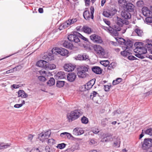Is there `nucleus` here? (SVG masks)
<instances>
[{
  "label": "nucleus",
  "mask_w": 152,
  "mask_h": 152,
  "mask_svg": "<svg viewBox=\"0 0 152 152\" xmlns=\"http://www.w3.org/2000/svg\"><path fill=\"white\" fill-rule=\"evenodd\" d=\"M63 46L66 48L70 49H72L73 46V45L72 44L66 40L64 41L63 44Z\"/></svg>",
  "instance_id": "b1692460"
},
{
  "label": "nucleus",
  "mask_w": 152,
  "mask_h": 152,
  "mask_svg": "<svg viewBox=\"0 0 152 152\" xmlns=\"http://www.w3.org/2000/svg\"><path fill=\"white\" fill-rule=\"evenodd\" d=\"M142 43L138 42V45L135 49H134V52L136 53L135 56L137 57L143 58H145V56L143 54L146 53L147 52V49L146 48L140 46V45H142Z\"/></svg>",
  "instance_id": "f03ea898"
},
{
  "label": "nucleus",
  "mask_w": 152,
  "mask_h": 152,
  "mask_svg": "<svg viewBox=\"0 0 152 152\" xmlns=\"http://www.w3.org/2000/svg\"><path fill=\"white\" fill-rule=\"evenodd\" d=\"M89 57L88 55L86 53H83L78 54L75 57V59L76 60L80 61H88L89 60Z\"/></svg>",
  "instance_id": "9b49d317"
},
{
  "label": "nucleus",
  "mask_w": 152,
  "mask_h": 152,
  "mask_svg": "<svg viewBox=\"0 0 152 152\" xmlns=\"http://www.w3.org/2000/svg\"><path fill=\"white\" fill-rule=\"evenodd\" d=\"M89 69V66L88 65H83L80 66L78 70L86 73L88 72Z\"/></svg>",
  "instance_id": "a878e982"
},
{
  "label": "nucleus",
  "mask_w": 152,
  "mask_h": 152,
  "mask_svg": "<svg viewBox=\"0 0 152 152\" xmlns=\"http://www.w3.org/2000/svg\"><path fill=\"white\" fill-rule=\"evenodd\" d=\"M137 4L138 7H142L144 5V2L142 1H139L137 2Z\"/></svg>",
  "instance_id": "603ef678"
},
{
  "label": "nucleus",
  "mask_w": 152,
  "mask_h": 152,
  "mask_svg": "<svg viewBox=\"0 0 152 152\" xmlns=\"http://www.w3.org/2000/svg\"><path fill=\"white\" fill-rule=\"evenodd\" d=\"M99 94L95 91H93L92 93H91L90 96L91 99H93L96 96H99Z\"/></svg>",
  "instance_id": "ea45409f"
},
{
  "label": "nucleus",
  "mask_w": 152,
  "mask_h": 152,
  "mask_svg": "<svg viewBox=\"0 0 152 152\" xmlns=\"http://www.w3.org/2000/svg\"><path fill=\"white\" fill-rule=\"evenodd\" d=\"M105 28L108 30L109 31L111 34H113V32L114 31V29L113 28L111 27L110 26L109 27H105Z\"/></svg>",
  "instance_id": "13d9d810"
},
{
  "label": "nucleus",
  "mask_w": 152,
  "mask_h": 152,
  "mask_svg": "<svg viewBox=\"0 0 152 152\" xmlns=\"http://www.w3.org/2000/svg\"><path fill=\"white\" fill-rule=\"evenodd\" d=\"M95 80V79H92L88 82L85 85V88L87 90L91 88L94 84Z\"/></svg>",
  "instance_id": "dca6fc26"
},
{
  "label": "nucleus",
  "mask_w": 152,
  "mask_h": 152,
  "mask_svg": "<svg viewBox=\"0 0 152 152\" xmlns=\"http://www.w3.org/2000/svg\"><path fill=\"white\" fill-rule=\"evenodd\" d=\"M103 15L107 17L110 18V13L109 11H104L103 13Z\"/></svg>",
  "instance_id": "8fccbe9b"
},
{
  "label": "nucleus",
  "mask_w": 152,
  "mask_h": 152,
  "mask_svg": "<svg viewBox=\"0 0 152 152\" xmlns=\"http://www.w3.org/2000/svg\"><path fill=\"white\" fill-rule=\"evenodd\" d=\"M47 62L43 60H40L38 61L37 63V66L42 67L45 69L47 68Z\"/></svg>",
  "instance_id": "a211bd4d"
},
{
  "label": "nucleus",
  "mask_w": 152,
  "mask_h": 152,
  "mask_svg": "<svg viewBox=\"0 0 152 152\" xmlns=\"http://www.w3.org/2000/svg\"><path fill=\"white\" fill-rule=\"evenodd\" d=\"M145 133L146 134L150 135H152V129L150 128L147 129L145 132Z\"/></svg>",
  "instance_id": "5fc2aeb1"
},
{
  "label": "nucleus",
  "mask_w": 152,
  "mask_h": 152,
  "mask_svg": "<svg viewBox=\"0 0 152 152\" xmlns=\"http://www.w3.org/2000/svg\"><path fill=\"white\" fill-rule=\"evenodd\" d=\"M64 70L67 72L72 71L74 70L75 66L71 64H65L64 66Z\"/></svg>",
  "instance_id": "ddd939ff"
},
{
  "label": "nucleus",
  "mask_w": 152,
  "mask_h": 152,
  "mask_svg": "<svg viewBox=\"0 0 152 152\" xmlns=\"http://www.w3.org/2000/svg\"><path fill=\"white\" fill-rule=\"evenodd\" d=\"M77 74L78 77L81 78H85L89 76L88 74L84 72L79 70H78Z\"/></svg>",
  "instance_id": "bb28decb"
},
{
  "label": "nucleus",
  "mask_w": 152,
  "mask_h": 152,
  "mask_svg": "<svg viewBox=\"0 0 152 152\" xmlns=\"http://www.w3.org/2000/svg\"><path fill=\"white\" fill-rule=\"evenodd\" d=\"M83 31L87 34H90L92 32V30L91 28L88 26H84L82 28Z\"/></svg>",
  "instance_id": "393cba45"
},
{
  "label": "nucleus",
  "mask_w": 152,
  "mask_h": 152,
  "mask_svg": "<svg viewBox=\"0 0 152 152\" xmlns=\"http://www.w3.org/2000/svg\"><path fill=\"white\" fill-rule=\"evenodd\" d=\"M121 15L122 17L124 18L123 20H126L129 19L131 18V14L129 12L125 10V9H124L121 12Z\"/></svg>",
  "instance_id": "f8f14e48"
},
{
  "label": "nucleus",
  "mask_w": 152,
  "mask_h": 152,
  "mask_svg": "<svg viewBox=\"0 0 152 152\" xmlns=\"http://www.w3.org/2000/svg\"><path fill=\"white\" fill-rule=\"evenodd\" d=\"M126 50L125 49L124 50L121 52V54L122 56L124 57H126L132 55V53L128 51V50Z\"/></svg>",
  "instance_id": "2f4dec72"
},
{
  "label": "nucleus",
  "mask_w": 152,
  "mask_h": 152,
  "mask_svg": "<svg viewBox=\"0 0 152 152\" xmlns=\"http://www.w3.org/2000/svg\"><path fill=\"white\" fill-rule=\"evenodd\" d=\"M90 37L91 39L94 43H101L103 42L101 37L97 35L93 34L91 35Z\"/></svg>",
  "instance_id": "9d476101"
},
{
  "label": "nucleus",
  "mask_w": 152,
  "mask_h": 152,
  "mask_svg": "<svg viewBox=\"0 0 152 152\" xmlns=\"http://www.w3.org/2000/svg\"><path fill=\"white\" fill-rule=\"evenodd\" d=\"M84 133V130L81 128L76 127L75 128L73 131V134L76 136L81 135Z\"/></svg>",
  "instance_id": "4468645a"
},
{
  "label": "nucleus",
  "mask_w": 152,
  "mask_h": 152,
  "mask_svg": "<svg viewBox=\"0 0 152 152\" xmlns=\"http://www.w3.org/2000/svg\"><path fill=\"white\" fill-rule=\"evenodd\" d=\"M10 146V144H9L8 143L5 144L3 142L0 143V149H6L9 147Z\"/></svg>",
  "instance_id": "f704fd0d"
},
{
  "label": "nucleus",
  "mask_w": 152,
  "mask_h": 152,
  "mask_svg": "<svg viewBox=\"0 0 152 152\" xmlns=\"http://www.w3.org/2000/svg\"><path fill=\"white\" fill-rule=\"evenodd\" d=\"M126 40L123 38H119V40L118 41V42L121 45H124Z\"/></svg>",
  "instance_id": "4d7b16f0"
},
{
  "label": "nucleus",
  "mask_w": 152,
  "mask_h": 152,
  "mask_svg": "<svg viewBox=\"0 0 152 152\" xmlns=\"http://www.w3.org/2000/svg\"><path fill=\"white\" fill-rule=\"evenodd\" d=\"M18 67V66H17L15 68H13L12 69H10L9 70V71H10V72L12 73L14 72V71H16L17 70V69Z\"/></svg>",
  "instance_id": "338daca9"
},
{
  "label": "nucleus",
  "mask_w": 152,
  "mask_h": 152,
  "mask_svg": "<svg viewBox=\"0 0 152 152\" xmlns=\"http://www.w3.org/2000/svg\"><path fill=\"white\" fill-rule=\"evenodd\" d=\"M77 19L76 18H73L72 19H70L67 20L66 22L67 23L68 26L72 24L77 22Z\"/></svg>",
  "instance_id": "c756f323"
},
{
  "label": "nucleus",
  "mask_w": 152,
  "mask_h": 152,
  "mask_svg": "<svg viewBox=\"0 0 152 152\" xmlns=\"http://www.w3.org/2000/svg\"><path fill=\"white\" fill-rule=\"evenodd\" d=\"M100 63L102 65L106 66L109 64V62L108 60L102 61H101Z\"/></svg>",
  "instance_id": "09e8293b"
},
{
  "label": "nucleus",
  "mask_w": 152,
  "mask_h": 152,
  "mask_svg": "<svg viewBox=\"0 0 152 152\" xmlns=\"http://www.w3.org/2000/svg\"><path fill=\"white\" fill-rule=\"evenodd\" d=\"M48 143L49 145H51L56 143V141L53 139H50L48 140Z\"/></svg>",
  "instance_id": "a19ab883"
},
{
  "label": "nucleus",
  "mask_w": 152,
  "mask_h": 152,
  "mask_svg": "<svg viewBox=\"0 0 152 152\" xmlns=\"http://www.w3.org/2000/svg\"><path fill=\"white\" fill-rule=\"evenodd\" d=\"M68 27L67 24V23L66 22L62 23L61 24L59 27V29L60 30H62L63 29H65L67 27Z\"/></svg>",
  "instance_id": "4c0bfd02"
},
{
  "label": "nucleus",
  "mask_w": 152,
  "mask_h": 152,
  "mask_svg": "<svg viewBox=\"0 0 152 152\" xmlns=\"http://www.w3.org/2000/svg\"><path fill=\"white\" fill-rule=\"evenodd\" d=\"M118 3L120 6L124 9L127 3L125 0H119Z\"/></svg>",
  "instance_id": "c85d7f7f"
},
{
  "label": "nucleus",
  "mask_w": 152,
  "mask_h": 152,
  "mask_svg": "<svg viewBox=\"0 0 152 152\" xmlns=\"http://www.w3.org/2000/svg\"><path fill=\"white\" fill-rule=\"evenodd\" d=\"M79 38L85 41H88V39L77 31L73 32V34H70L68 37V39L70 41L74 42L75 43H78L80 41Z\"/></svg>",
  "instance_id": "f257e3e1"
},
{
  "label": "nucleus",
  "mask_w": 152,
  "mask_h": 152,
  "mask_svg": "<svg viewBox=\"0 0 152 152\" xmlns=\"http://www.w3.org/2000/svg\"><path fill=\"white\" fill-rule=\"evenodd\" d=\"M38 79L40 81L44 82L46 80V78L43 76H39L38 77Z\"/></svg>",
  "instance_id": "bf43d9fd"
},
{
  "label": "nucleus",
  "mask_w": 152,
  "mask_h": 152,
  "mask_svg": "<svg viewBox=\"0 0 152 152\" xmlns=\"http://www.w3.org/2000/svg\"><path fill=\"white\" fill-rule=\"evenodd\" d=\"M76 150V148L75 146L73 145L71 148L67 149L65 150V152H73Z\"/></svg>",
  "instance_id": "e433bc0d"
},
{
  "label": "nucleus",
  "mask_w": 152,
  "mask_h": 152,
  "mask_svg": "<svg viewBox=\"0 0 152 152\" xmlns=\"http://www.w3.org/2000/svg\"><path fill=\"white\" fill-rule=\"evenodd\" d=\"M122 80V79L120 78H118L115 80H113V85H116L119 83Z\"/></svg>",
  "instance_id": "c03bdc74"
},
{
  "label": "nucleus",
  "mask_w": 152,
  "mask_h": 152,
  "mask_svg": "<svg viewBox=\"0 0 152 152\" xmlns=\"http://www.w3.org/2000/svg\"><path fill=\"white\" fill-rule=\"evenodd\" d=\"M114 19L116 20L115 22L116 24L114 25V28L116 31H121V27H122L124 25H127L129 24V21L128 20H123L118 16L115 17Z\"/></svg>",
  "instance_id": "7ed1b4c3"
},
{
  "label": "nucleus",
  "mask_w": 152,
  "mask_h": 152,
  "mask_svg": "<svg viewBox=\"0 0 152 152\" xmlns=\"http://www.w3.org/2000/svg\"><path fill=\"white\" fill-rule=\"evenodd\" d=\"M46 65L47 68L46 69L52 70L55 69L56 68V65L53 64L49 63L47 62Z\"/></svg>",
  "instance_id": "7c9ffc66"
},
{
  "label": "nucleus",
  "mask_w": 152,
  "mask_h": 152,
  "mask_svg": "<svg viewBox=\"0 0 152 152\" xmlns=\"http://www.w3.org/2000/svg\"><path fill=\"white\" fill-rule=\"evenodd\" d=\"M91 69L94 72L97 74H100L102 73V69L101 68L98 66L93 67Z\"/></svg>",
  "instance_id": "4be33fe9"
},
{
  "label": "nucleus",
  "mask_w": 152,
  "mask_h": 152,
  "mask_svg": "<svg viewBox=\"0 0 152 152\" xmlns=\"http://www.w3.org/2000/svg\"><path fill=\"white\" fill-rule=\"evenodd\" d=\"M18 97H21L22 98H26L28 96V95L26 94L23 90H20L18 92Z\"/></svg>",
  "instance_id": "cd10ccee"
},
{
  "label": "nucleus",
  "mask_w": 152,
  "mask_h": 152,
  "mask_svg": "<svg viewBox=\"0 0 152 152\" xmlns=\"http://www.w3.org/2000/svg\"><path fill=\"white\" fill-rule=\"evenodd\" d=\"M66 136L68 138L72 140H74L75 138L70 133L68 132L66 133Z\"/></svg>",
  "instance_id": "864d4df0"
},
{
  "label": "nucleus",
  "mask_w": 152,
  "mask_h": 152,
  "mask_svg": "<svg viewBox=\"0 0 152 152\" xmlns=\"http://www.w3.org/2000/svg\"><path fill=\"white\" fill-rule=\"evenodd\" d=\"M142 12L143 15L145 16H149L152 13L151 11L148 10V8L146 7H144L142 8Z\"/></svg>",
  "instance_id": "6ab92c4d"
},
{
  "label": "nucleus",
  "mask_w": 152,
  "mask_h": 152,
  "mask_svg": "<svg viewBox=\"0 0 152 152\" xmlns=\"http://www.w3.org/2000/svg\"><path fill=\"white\" fill-rule=\"evenodd\" d=\"M81 121L82 123L86 124L88 123V120L87 118L83 116L81 119Z\"/></svg>",
  "instance_id": "a18cd8bd"
},
{
  "label": "nucleus",
  "mask_w": 152,
  "mask_h": 152,
  "mask_svg": "<svg viewBox=\"0 0 152 152\" xmlns=\"http://www.w3.org/2000/svg\"><path fill=\"white\" fill-rule=\"evenodd\" d=\"M124 45L125 46L123 47L124 48H125L126 49H129L132 48L133 45V44L132 41L129 40H127L125 41Z\"/></svg>",
  "instance_id": "5701e85b"
},
{
  "label": "nucleus",
  "mask_w": 152,
  "mask_h": 152,
  "mask_svg": "<svg viewBox=\"0 0 152 152\" xmlns=\"http://www.w3.org/2000/svg\"><path fill=\"white\" fill-rule=\"evenodd\" d=\"M57 76L58 79H62L65 78V73L63 71L58 72L57 74Z\"/></svg>",
  "instance_id": "72a5a7b5"
},
{
  "label": "nucleus",
  "mask_w": 152,
  "mask_h": 152,
  "mask_svg": "<svg viewBox=\"0 0 152 152\" xmlns=\"http://www.w3.org/2000/svg\"><path fill=\"white\" fill-rule=\"evenodd\" d=\"M146 22L148 23H152V17L147 16L145 18Z\"/></svg>",
  "instance_id": "6e6d98bb"
},
{
  "label": "nucleus",
  "mask_w": 152,
  "mask_h": 152,
  "mask_svg": "<svg viewBox=\"0 0 152 152\" xmlns=\"http://www.w3.org/2000/svg\"><path fill=\"white\" fill-rule=\"evenodd\" d=\"M96 141L94 139H92L90 141V144L91 145H94L96 143Z\"/></svg>",
  "instance_id": "680f3d73"
},
{
  "label": "nucleus",
  "mask_w": 152,
  "mask_h": 152,
  "mask_svg": "<svg viewBox=\"0 0 152 152\" xmlns=\"http://www.w3.org/2000/svg\"><path fill=\"white\" fill-rule=\"evenodd\" d=\"M64 85V82L62 81H57L56 83V86L59 88L63 87Z\"/></svg>",
  "instance_id": "58836bf2"
},
{
  "label": "nucleus",
  "mask_w": 152,
  "mask_h": 152,
  "mask_svg": "<svg viewBox=\"0 0 152 152\" xmlns=\"http://www.w3.org/2000/svg\"><path fill=\"white\" fill-rule=\"evenodd\" d=\"M111 86H109L108 85H104V89L106 91H109L110 88Z\"/></svg>",
  "instance_id": "052dcab7"
},
{
  "label": "nucleus",
  "mask_w": 152,
  "mask_h": 152,
  "mask_svg": "<svg viewBox=\"0 0 152 152\" xmlns=\"http://www.w3.org/2000/svg\"><path fill=\"white\" fill-rule=\"evenodd\" d=\"M52 52L53 53L57 54V55L60 54L63 56H67L68 53V51L65 49L59 48H53Z\"/></svg>",
  "instance_id": "39448f33"
},
{
  "label": "nucleus",
  "mask_w": 152,
  "mask_h": 152,
  "mask_svg": "<svg viewBox=\"0 0 152 152\" xmlns=\"http://www.w3.org/2000/svg\"><path fill=\"white\" fill-rule=\"evenodd\" d=\"M128 58L129 60H135L137 58L134 56H131V55L129 56L128 57Z\"/></svg>",
  "instance_id": "e2e57ef3"
},
{
  "label": "nucleus",
  "mask_w": 152,
  "mask_h": 152,
  "mask_svg": "<svg viewBox=\"0 0 152 152\" xmlns=\"http://www.w3.org/2000/svg\"><path fill=\"white\" fill-rule=\"evenodd\" d=\"M146 44H145V48L152 53V41L148 39L146 40Z\"/></svg>",
  "instance_id": "412c9836"
},
{
  "label": "nucleus",
  "mask_w": 152,
  "mask_h": 152,
  "mask_svg": "<svg viewBox=\"0 0 152 152\" xmlns=\"http://www.w3.org/2000/svg\"><path fill=\"white\" fill-rule=\"evenodd\" d=\"M91 131L94 134H97L99 132V129L96 127H94L92 128L91 129Z\"/></svg>",
  "instance_id": "37998d69"
},
{
  "label": "nucleus",
  "mask_w": 152,
  "mask_h": 152,
  "mask_svg": "<svg viewBox=\"0 0 152 152\" xmlns=\"http://www.w3.org/2000/svg\"><path fill=\"white\" fill-rule=\"evenodd\" d=\"M66 144L64 143L59 144L57 146V148L60 149L64 148L66 146Z\"/></svg>",
  "instance_id": "49530a36"
},
{
  "label": "nucleus",
  "mask_w": 152,
  "mask_h": 152,
  "mask_svg": "<svg viewBox=\"0 0 152 152\" xmlns=\"http://www.w3.org/2000/svg\"><path fill=\"white\" fill-rule=\"evenodd\" d=\"M45 150L46 152H54L55 150L53 148H50L49 146H46Z\"/></svg>",
  "instance_id": "de8ad7c7"
},
{
  "label": "nucleus",
  "mask_w": 152,
  "mask_h": 152,
  "mask_svg": "<svg viewBox=\"0 0 152 152\" xmlns=\"http://www.w3.org/2000/svg\"><path fill=\"white\" fill-rule=\"evenodd\" d=\"M106 138V139L105 138H103L102 139V140H101V141L102 142L105 141V142H109L111 140V138H108V137Z\"/></svg>",
  "instance_id": "0e129e2a"
},
{
  "label": "nucleus",
  "mask_w": 152,
  "mask_h": 152,
  "mask_svg": "<svg viewBox=\"0 0 152 152\" xmlns=\"http://www.w3.org/2000/svg\"><path fill=\"white\" fill-rule=\"evenodd\" d=\"M95 53L101 57H103L105 53L104 49L100 45H95L93 47Z\"/></svg>",
  "instance_id": "6e6552de"
},
{
  "label": "nucleus",
  "mask_w": 152,
  "mask_h": 152,
  "mask_svg": "<svg viewBox=\"0 0 152 152\" xmlns=\"http://www.w3.org/2000/svg\"><path fill=\"white\" fill-rule=\"evenodd\" d=\"M117 11L116 9L112 10L110 11H109L110 13V18L116 13Z\"/></svg>",
  "instance_id": "3c124183"
},
{
  "label": "nucleus",
  "mask_w": 152,
  "mask_h": 152,
  "mask_svg": "<svg viewBox=\"0 0 152 152\" xmlns=\"http://www.w3.org/2000/svg\"><path fill=\"white\" fill-rule=\"evenodd\" d=\"M116 66V64L114 62H112L109 64L107 67L108 70H110L114 69Z\"/></svg>",
  "instance_id": "79ce46f5"
},
{
  "label": "nucleus",
  "mask_w": 152,
  "mask_h": 152,
  "mask_svg": "<svg viewBox=\"0 0 152 152\" xmlns=\"http://www.w3.org/2000/svg\"><path fill=\"white\" fill-rule=\"evenodd\" d=\"M30 152H40V151H39L38 148H34L32 149L30 151Z\"/></svg>",
  "instance_id": "774afa93"
},
{
  "label": "nucleus",
  "mask_w": 152,
  "mask_h": 152,
  "mask_svg": "<svg viewBox=\"0 0 152 152\" xmlns=\"http://www.w3.org/2000/svg\"><path fill=\"white\" fill-rule=\"evenodd\" d=\"M134 31L137 34V36H139L142 37L143 34L142 30L138 28H135L134 29Z\"/></svg>",
  "instance_id": "473e14b6"
},
{
  "label": "nucleus",
  "mask_w": 152,
  "mask_h": 152,
  "mask_svg": "<svg viewBox=\"0 0 152 152\" xmlns=\"http://www.w3.org/2000/svg\"><path fill=\"white\" fill-rule=\"evenodd\" d=\"M134 6L131 3H127L124 9L129 12H132L134 11Z\"/></svg>",
  "instance_id": "f3484780"
},
{
  "label": "nucleus",
  "mask_w": 152,
  "mask_h": 152,
  "mask_svg": "<svg viewBox=\"0 0 152 152\" xmlns=\"http://www.w3.org/2000/svg\"><path fill=\"white\" fill-rule=\"evenodd\" d=\"M82 114L80 110H75L67 115V118L69 122H71L78 118Z\"/></svg>",
  "instance_id": "20e7f679"
},
{
  "label": "nucleus",
  "mask_w": 152,
  "mask_h": 152,
  "mask_svg": "<svg viewBox=\"0 0 152 152\" xmlns=\"http://www.w3.org/2000/svg\"><path fill=\"white\" fill-rule=\"evenodd\" d=\"M104 137H105V138H112V135L111 134L109 133L105 134H104Z\"/></svg>",
  "instance_id": "69168bd1"
},
{
  "label": "nucleus",
  "mask_w": 152,
  "mask_h": 152,
  "mask_svg": "<svg viewBox=\"0 0 152 152\" xmlns=\"http://www.w3.org/2000/svg\"><path fill=\"white\" fill-rule=\"evenodd\" d=\"M55 83V80L53 77H51L49 80L47 82V84L49 86H51Z\"/></svg>",
  "instance_id": "c9c22d12"
},
{
  "label": "nucleus",
  "mask_w": 152,
  "mask_h": 152,
  "mask_svg": "<svg viewBox=\"0 0 152 152\" xmlns=\"http://www.w3.org/2000/svg\"><path fill=\"white\" fill-rule=\"evenodd\" d=\"M57 55V54L53 53L52 52V50L51 53H49L47 55H45L44 58L47 61H51L54 59L55 55Z\"/></svg>",
  "instance_id": "2eb2a0df"
},
{
  "label": "nucleus",
  "mask_w": 152,
  "mask_h": 152,
  "mask_svg": "<svg viewBox=\"0 0 152 152\" xmlns=\"http://www.w3.org/2000/svg\"><path fill=\"white\" fill-rule=\"evenodd\" d=\"M91 15L89 11L88 10L85 11L83 13V16L86 20H89L90 18L93 19L94 18V7L91 6L90 7Z\"/></svg>",
  "instance_id": "423d86ee"
},
{
  "label": "nucleus",
  "mask_w": 152,
  "mask_h": 152,
  "mask_svg": "<svg viewBox=\"0 0 152 152\" xmlns=\"http://www.w3.org/2000/svg\"><path fill=\"white\" fill-rule=\"evenodd\" d=\"M76 77V75L74 72L69 73L67 75L68 80L71 82L74 81Z\"/></svg>",
  "instance_id": "aec40b11"
},
{
  "label": "nucleus",
  "mask_w": 152,
  "mask_h": 152,
  "mask_svg": "<svg viewBox=\"0 0 152 152\" xmlns=\"http://www.w3.org/2000/svg\"><path fill=\"white\" fill-rule=\"evenodd\" d=\"M51 132L49 130L44 132H42L39 135L38 138L40 141L43 142L45 140L48 138L50 135Z\"/></svg>",
  "instance_id": "1a4fd4ad"
},
{
  "label": "nucleus",
  "mask_w": 152,
  "mask_h": 152,
  "mask_svg": "<svg viewBox=\"0 0 152 152\" xmlns=\"http://www.w3.org/2000/svg\"><path fill=\"white\" fill-rule=\"evenodd\" d=\"M152 145V139H145L142 143V148L144 150H147L150 148Z\"/></svg>",
  "instance_id": "0eeeda50"
}]
</instances>
